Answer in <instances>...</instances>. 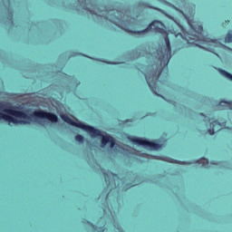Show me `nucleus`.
I'll use <instances>...</instances> for the list:
<instances>
[{"mask_svg": "<svg viewBox=\"0 0 232 232\" xmlns=\"http://www.w3.org/2000/svg\"><path fill=\"white\" fill-rule=\"evenodd\" d=\"M200 115L205 118V121H207L208 122H210L211 119L208 118V116L204 115V113H200Z\"/></svg>", "mask_w": 232, "mask_h": 232, "instance_id": "obj_14", "label": "nucleus"}, {"mask_svg": "<svg viewBox=\"0 0 232 232\" xmlns=\"http://www.w3.org/2000/svg\"><path fill=\"white\" fill-rule=\"evenodd\" d=\"M196 164L200 165L201 168H208L209 166V160L206 158H201L198 161H196Z\"/></svg>", "mask_w": 232, "mask_h": 232, "instance_id": "obj_10", "label": "nucleus"}, {"mask_svg": "<svg viewBox=\"0 0 232 232\" xmlns=\"http://www.w3.org/2000/svg\"><path fill=\"white\" fill-rule=\"evenodd\" d=\"M225 43H232V31H229L226 37H225Z\"/></svg>", "mask_w": 232, "mask_h": 232, "instance_id": "obj_12", "label": "nucleus"}, {"mask_svg": "<svg viewBox=\"0 0 232 232\" xmlns=\"http://www.w3.org/2000/svg\"><path fill=\"white\" fill-rule=\"evenodd\" d=\"M102 231L104 232V228H102Z\"/></svg>", "mask_w": 232, "mask_h": 232, "instance_id": "obj_23", "label": "nucleus"}, {"mask_svg": "<svg viewBox=\"0 0 232 232\" xmlns=\"http://www.w3.org/2000/svg\"><path fill=\"white\" fill-rule=\"evenodd\" d=\"M190 32L182 29V34H175L176 39L181 37V43L188 46H198V44H208L214 46V48H226V45L220 44L218 39L212 40L204 35V26L202 24H189Z\"/></svg>", "mask_w": 232, "mask_h": 232, "instance_id": "obj_2", "label": "nucleus"}, {"mask_svg": "<svg viewBox=\"0 0 232 232\" xmlns=\"http://www.w3.org/2000/svg\"><path fill=\"white\" fill-rule=\"evenodd\" d=\"M75 140H77V142H84V137L81 134H77L75 136Z\"/></svg>", "mask_w": 232, "mask_h": 232, "instance_id": "obj_13", "label": "nucleus"}, {"mask_svg": "<svg viewBox=\"0 0 232 232\" xmlns=\"http://www.w3.org/2000/svg\"><path fill=\"white\" fill-rule=\"evenodd\" d=\"M146 5H148V4H146V3H140L139 6H146Z\"/></svg>", "mask_w": 232, "mask_h": 232, "instance_id": "obj_16", "label": "nucleus"}, {"mask_svg": "<svg viewBox=\"0 0 232 232\" xmlns=\"http://www.w3.org/2000/svg\"><path fill=\"white\" fill-rule=\"evenodd\" d=\"M222 130V124L218 121H213L210 122V129L208 130L209 135H215V131H220Z\"/></svg>", "mask_w": 232, "mask_h": 232, "instance_id": "obj_9", "label": "nucleus"}, {"mask_svg": "<svg viewBox=\"0 0 232 232\" xmlns=\"http://www.w3.org/2000/svg\"><path fill=\"white\" fill-rule=\"evenodd\" d=\"M150 30H151V32H155L156 34H160V35L164 37L166 45L161 48H158L156 53H154V55L151 54V56L155 57V60L160 61L161 64H164V66H167V64H169V60L171 59V43L169 42L170 31L168 30V27H166L164 23L159 20H154L145 30L130 32L132 34H138V35H140V34H146V32H150Z\"/></svg>", "mask_w": 232, "mask_h": 232, "instance_id": "obj_1", "label": "nucleus"}, {"mask_svg": "<svg viewBox=\"0 0 232 232\" xmlns=\"http://www.w3.org/2000/svg\"><path fill=\"white\" fill-rule=\"evenodd\" d=\"M110 195V192H108L107 194H106V198H108V196Z\"/></svg>", "mask_w": 232, "mask_h": 232, "instance_id": "obj_20", "label": "nucleus"}, {"mask_svg": "<svg viewBox=\"0 0 232 232\" xmlns=\"http://www.w3.org/2000/svg\"><path fill=\"white\" fill-rule=\"evenodd\" d=\"M130 142H133V144H138L139 146H144V148H150V150H160V148H162V145L159 143H155L153 141H150L143 138L131 136L130 138Z\"/></svg>", "mask_w": 232, "mask_h": 232, "instance_id": "obj_6", "label": "nucleus"}, {"mask_svg": "<svg viewBox=\"0 0 232 232\" xmlns=\"http://www.w3.org/2000/svg\"><path fill=\"white\" fill-rule=\"evenodd\" d=\"M156 61L158 64L156 69L147 72L144 75L147 84L151 90L152 93L159 95L157 94V90H159V85H157V83L159 82V79H160V75H162V72H164V70H168V63L164 65L160 60Z\"/></svg>", "mask_w": 232, "mask_h": 232, "instance_id": "obj_4", "label": "nucleus"}, {"mask_svg": "<svg viewBox=\"0 0 232 232\" xmlns=\"http://www.w3.org/2000/svg\"><path fill=\"white\" fill-rule=\"evenodd\" d=\"M91 14H92V11H90Z\"/></svg>", "mask_w": 232, "mask_h": 232, "instance_id": "obj_24", "label": "nucleus"}, {"mask_svg": "<svg viewBox=\"0 0 232 232\" xmlns=\"http://www.w3.org/2000/svg\"><path fill=\"white\" fill-rule=\"evenodd\" d=\"M99 131L101 132V135L91 136V137H92V139H95L97 137H102V148H104L106 144H110L111 149L115 148V145L117 144L115 141V138L110 136V134L102 135V131H101L100 130Z\"/></svg>", "mask_w": 232, "mask_h": 232, "instance_id": "obj_8", "label": "nucleus"}, {"mask_svg": "<svg viewBox=\"0 0 232 232\" xmlns=\"http://www.w3.org/2000/svg\"><path fill=\"white\" fill-rule=\"evenodd\" d=\"M169 162H177V161H175V160H173V159H170V160H169Z\"/></svg>", "mask_w": 232, "mask_h": 232, "instance_id": "obj_17", "label": "nucleus"}, {"mask_svg": "<svg viewBox=\"0 0 232 232\" xmlns=\"http://www.w3.org/2000/svg\"><path fill=\"white\" fill-rule=\"evenodd\" d=\"M32 116L37 117L38 119H47V121H50L51 122L59 121V118L53 112H47L43 110L34 111Z\"/></svg>", "mask_w": 232, "mask_h": 232, "instance_id": "obj_7", "label": "nucleus"}, {"mask_svg": "<svg viewBox=\"0 0 232 232\" xmlns=\"http://www.w3.org/2000/svg\"><path fill=\"white\" fill-rule=\"evenodd\" d=\"M1 108H5V105H2Z\"/></svg>", "mask_w": 232, "mask_h": 232, "instance_id": "obj_22", "label": "nucleus"}, {"mask_svg": "<svg viewBox=\"0 0 232 232\" xmlns=\"http://www.w3.org/2000/svg\"><path fill=\"white\" fill-rule=\"evenodd\" d=\"M115 21H117V19H113L112 23H114V24H117Z\"/></svg>", "mask_w": 232, "mask_h": 232, "instance_id": "obj_18", "label": "nucleus"}, {"mask_svg": "<svg viewBox=\"0 0 232 232\" xmlns=\"http://www.w3.org/2000/svg\"><path fill=\"white\" fill-rule=\"evenodd\" d=\"M3 111L7 114L0 112V119H3V121H6V122L9 123L13 122V124H30V121H32V116L27 115V113L23 111L15 110V107L14 106H9L8 108L4 109Z\"/></svg>", "mask_w": 232, "mask_h": 232, "instance_id": "obj_3", "label": "nucleus"}, {"mask_svg": "<svg viewBox=\"0 0 232 232\" xmlns=\"http://www.w3.org/2000/svg\"><path fill=\"white\" fill-rule=\"evenodd\" d=\"M107 64H113V63H111V62H106Z\"/></svg>", "mask_w": 232, "mask_h": 232, "instance_id": "obj_19", "label": "nucleus"}, {"mask_svg": "<svg viewBox=\"0 0 232 232\" xmlns=\"http://www.w3.org/2000/svg\"><path fill=\"white\" fill-rule=\"evenodd\" d=\"M212 50H214V51H215L216 49H215V48H212Z\"/></svg>", "mask_w": 232, "mask_h": 232, "instance_id": "obj_25", "label": "nucleus"}, {"mask_svg": "<svg viewBox=\"0 0 232 232\" xmlns=\"http://www.w3.org/2000/svg\"><path fill=\"white\" fill-rule=\"evenodd\" d=\"M62 119L67 124H70L71 126H74L75 128H80L81 130H83L84 131L89 133V135H91V137H95L97 135H101L99 129H95L94 127L86 125L81 121L76 122L72 118H70V116H68V115H62Z\"/></svg>", "mask_w": 232, "mask_h": 232, "instance_id": "obj_5", "label": "nucleus"}, {"mask_svg": "<svg viewBox=\"0 0 232 232\" xmlns=\"http://www.w3.org/2000/svg\"><path fill=\"white\" fill-rule=\"evenodd\" d=\"M110 19H115V18H113V17L111 16Z\"/></svg>", "mask_w": 232, "mask_h": 232, "instance_id": "obj_21", "label": "nucleus"}, {"mask_svg": "<svg viewBox=\"0 0 232 232\" xmlns=\"http://www.w3.org/2000/svg\"><path fill=\"white\" fill-rule=\"evenodd\" d=\"M117 177V175L113 174L112 172L110 171H103V177L105 179V182H110V177Z\"/></svg>", "mask_w": 232, "mask_h": 232, "instance_id": "obj_11", "label": "nucleus"}, {"mask_svg": "<svg viewBox=\"0 0 232 232\" xmlns=\"http://www.w3.org/2000/svg\"><path fill=\"white\" fill-rule=\"evenodd\" d=\"M89 224H91L90 227H91L94 231H97V227H96L95 225H93V224H92V223H90V222H89Z\"/></svg>", "mask_w": 232, "mask_h": 232, "instance_id": "obj_15", "label": "nucleus"}]
</instances>
